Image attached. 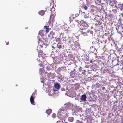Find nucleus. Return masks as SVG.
I'll use <instances>...</instances> for the list:
<instances>
[{
	"label": "nucleus",
	"mask_w": 123,
	"mask_h": 123,
	"mask_svg": "<svg viewBox=\"0 0 123 123\" xmlns=\"http://www.w3.org/2000/svg\"><path fill=\"white\" fill-rule=\"evenodd\" d=\"M120 65L121 66H122V68H123V65Z\"/></svg>",
	"instance_id": "60"
},
{
	"label": "nucleus",
	"mask_w": 123,
	"mask_h": 123,
	"mask_svg": "<svg viewBox=\"0 0 123 123\" xmlns=\"http://www.w3.org/2000/svg\"><path fill=\"white\" fill-rule=\"evenodd\" d=\"M80 98V97H78V96H77L75 98V99L76 100H79V99Z\"/></svg>",
	"instance_id": "41"
},
{
	"label": "nucleus",
	"mask_w": 123,
	"mask_h": 123,
	"mask_svg": "<svg viewBox=\"0 0 123 123\" xmlns=\"http://www.w3.org/2000/svg\"><path fill=\"white\" fill-rule=\"evenodd\" d=\"M65 122V120L64 119L63 120L59 121H57L56 123H64Z\"/></svg>",
	"instance_id": "27"
},
{
	"label": "nucleus",
	"mask_w": 123,
	"mask_h": 123,
	"mask_svg": "<svg viewBox=\"0 0 123 123\" xmlns=\"http://www.w3.org/2000/svg\"><path fill=\"white\" fill-rule=\"evenodd\" d=\"M46 69L47 71H48V72H49L50 70H51V67H46Z\"/></svg>",
	"instance_id": "28"
},
{
	"label": "nucleus",
	"mask_w": 123,
	"mask_h": 123,
	"mask_svg": "<svg viewBox=\"0 0 123 123\" xmlns=\"http://www.w3.org/2000/svg\"><path fill=\"white\" fill-rule=\"evenodd\" d=\"M75 21L76 22H77L78 23V24H79L80 23V21L79 20H78L77 19H75Z\"/></svg>",
	"instance_id": "37"
},
{
	"label": "nucleus",
	"mask_w": 123,
	"mask_h": 123,
	"mask_svg": "<svg viewBox=\"0 0 123 123\" xmlns=\"http://www.w3.org/2000/svg\"><path fill=\"white\" fill-rule=\"evenodd\" d=\"M72 49L73 50H75L74 48L73 47L72 48Z\"/></svg>",
	"instance_id": "54"
},
{
	"label": "nucleus",
	"mask_w": 123,
	"mask_h": 123,
	"mask_svg": "<svg viewBox=\"0 0 123 123\" xmlns=\"http://www.w3.org/2000/svg\"><path fill=\"white\" fill-rule=\"evenodd\" d=\"M38 13L39 15L41 16H43L44 14L45 11L44 10H41Z\"/></svg>",
	"instance_id": "20"
},
{
	"label": "nucleus",
	"mask_w": 123,
	"mask_h": 123,
	"mask_svg": "<svg viewBox=\"0 0 123 123\" xmlns=\"http://www.w3.org/2000/svg\"><path fill=\"white\" fill-rule=\"evenodd\" d=\"M75 42H76V41H74V40L71 43H71L70 44L71 47H72V46H74V44L75 43Z\"/></svg>",
	"instance_id": "25"
},
{
	"label": "nucleus",
	"mask_w": 123,
	"mask_h": 123,
	"mask_svg": "<svg viewBox=\"0 0 123 123\" xmlns=\"http://www.w3.org/2000/svg\"><path fill=\"white\" fill-rule=\"evenodd\" d=\"M119 8L122 11H123V3L118 5Z\"/></svg>",
	"instance_id": "22"
},
{
	"label": "nucleus",
	"mask_w": 123,
	"mask_h": 123,
	"mask_svg": "<svg viewBox=\"0 0 123 123\" xmlns=\"http://www.w3.org/2000/svg\"><path fill=\"white\" fill-rule=\"evenodd\" d=\"M75 72L72 71L70 72V76H71L72 77H74L76 76L77 74L76 73V71H75Z\"/></svg>",
	"instance_id": "10"
},
{
	"label": "nucleus",
	"mask_w": 123,
	"mask_h": 123,
	"mask_svg": "<svg viewBox=\"0 0 123 123\" xmlns=\"http://www.w3.org/2000/svg\"><path fill=\"white\" fill-rule=\"evenodd\" d=\"M81 34H82V35H83L84 36H86L87 34V33L85 32H82L81 33Z\"/></svg>",
	"instance_id": "35"
},
{
	"label": "nucleus",
	"mask_w": 123,
	"mask_h": 123,
	"mask_svg": "<svg viewBox=\"0 0 123 123\" xmlns=\"http://www.w3.org/2000/svg\"><path fill=\"white\" fill-rule=\"evenodd\" d=\"M92 61L91 60H90V61H89V62H88V64H90V63H92Z\"/></svg>",
	"instance_id": "45"
},
{
	"label": "nucleus",
	"mask_w": 123,
	"mask_h": 123,
	"mask_svg": "<svg viewBox=\"0 0 123 123\" xmlns=\"http://www.w3.org/2000/svg\"><path fill=\"white\" fill-rule=\"evenodd\" d=\"M73 104L70 102H68L66 104V108L68 109L72 110L73 109Z\"/></svg>",
	"instance_id": "8"
},
{
	"label": "nucleus",
	"mask_w": 123,
	"mask_h": 123,
	"mask_svg": "<svg viewBox=\"0 0 123 123\" xmlns=\"http://www.w3.org/2000/svg\"><path fill=\"white\" fill-rule=\"evenodd\" d=\"M80 95V94H78V95H77V96H78V97H79V96Z\"/></svg>",
	"instance_id": "55"
},
{
	"label": "nucleus",
	"mask_w": 123,
	"mask_h": 123,
	"mask_svg": "<svg viewBox=\"0 0 123 123\" xmlns=\"http://www.w3.org/2000/svg\"><path fill=\"white\" fill-rule=\"evenodd\" d=\"M55 87L57 89H59L60 88L61 86L60 84L59 83H56L54 84Z\"/></svg>",
	"instance_id": "11"
},
{
	"label": "nucleus",
	"mask_w": 123,
	"mask_h": 123,
	"mask_svg": "<svg viewBox=\"0 0 123 123\" xmlns=\"http://www.w3.org/2000/svg\"><path fill=\"white\" fill-rule=\"evenodd\" d=\"M72 111L73 115H75L76 116H78V115L80 116V114L77 113V112H78L79 111L77 108L75 107L74 108H73V109H72Z\"/></svg>",
	"instance_id": "2"
},
{
	"label": "nucleus",
	"mask_w": 123,
	"mask_h": 123,
	"mask_svg": "<svg viewBox=\"0 0 123 123\" xmlns=\"http://www.w3.org/2000/svg\"><path fill=\"white\" fill-rule=\"evenodd\" d=\"M109 2L110 5L111 6H114V4L115 3H113V2Z\"/></svg>",
	"instance_id": "34"
},
{
	"label": "nucleus",
	"mask_w": 123,
	"mask_h": 123,
	"mask_svg": "<svg viewBox=\"0 0 123 123\" xmlns=\"http://www.w3.org/2000/svg\"><path fill=\"white\" fill-rule=\"evenodd\" d=\"M40 72L41 73H43L44 72V70L43 68H40L39 70Z\"/></svg>",
	"instance_id": "36"
},
{
	"label": "nucleus",
	"mask_w": 123,
	"mask_h": 123,
	"mask_svg": "<svg viewBox=\"0 0 123 123\" xmlns=\"http://www.w3.org/2000/svg\"><path fill=\"white\" fill-rule=\"evenodd\" d=\"M50 34H54L55 33H54V32H53V31H51L50 32Z\"/></svg>",
	"instance_id": "46"
},
{
	"label": "nucleus",
	"mask_w": 123,
	"mask_h": 123,
	"mask_svg": "<svg viewBox=\"0 0 123 123\" xmlns=\"http://www.w3.org/2000/svg\"><path fill=\"white\" fill-rule=\"evenodd\" d=\"M84 60L86 61H88L89 60V58L87 56L85 57Z\"/></svg>",
	"instance_id": "32"
},
{
	"label": "nucleus",
	"mask_w": 123,
	"mask_h": 123,
	"mask_svg": "<svg viewBox=\"0 0 123 123\" xmlns=\"http://www.w3.org/2000/svg\"><path fill=\"white\" fill-rule=\"evenodd\" d=\"M74 118L72 117H69L68 118V120L70 122H72L73 121Z\"/></svg>",
	"instance_id": "24"
},
{
	"label": "nucleus",
	"mask_w": 123,
	"mask_h": 123,
	"mask_svg": "<svg viewBox=\"0 0 123 123\" xmlns=\"http://www.w3.org/2000/svg\"><path fill=\"white\" fill-rule=\"evenodd\" d=\"M115 0H110L109 2H113V3H115Z\"/></svg>",
	"instance_id": "42"
},
{
	"label": "nucleus",
	"mask_w": 123,
	"mask_h": 123,
	"mask_svg": "<svg viewBox=\"0 0 123 123\" xmlns=\"http://www.w3.org/2000/svg\"><path fill=\"white\" fill-rule=\"evenodd\" d=\"M66 67H60L59 68H58V70L59 71H65L66 69Z\"/></svg>",
	"instance_id": "16"
},
{
	"label": "nucleus",
	"mask_w": 123,
	"mask_h": 123,
	"mask_svg": "<svg viewBox=\"0 0 123 123\" xmlns=\"http://www.w3.org/2000/svg\"><path fill=\"white\" fill-rule=\"evenodd\" d=\"M87 98V96L86 94H83L80 97V98L79 99V100H79V101L80 102L82 101L84 102L86 100Z\"/></svg>",
	"instance_id": "4"
},
{
	"label": "nucleus",
	"mask_w": 123,
	"mask_h": 123,
	"mask_svg": "<svg viewBox=\"0 0 123 123\" xmlns=\"http://www.w3.org/2000/svg\"><path fill=\"white\" fill-rule=\"evenodd\" d=\"M75 43L74 46L77 49L79 48L80 47V46L78 42L76 41V42H75Z\"/></svg>",
	"instance_id": "18"
},
{
	"label": "nucleus",
	"mask_w": 123,
	"mask_h": 123,
	"mask_svg": "<svg viewBox=\"0 0 123 123\" xmlns=\"http://www.w3.org/2000/svg\"><path fill=\"white\" fill-rule=\"evenodd\" d=\"M74 39L72 38V37H69L68 39V41L70 44L71 42L73 41L74 40Z\"/></svg>",
	"instance_id": "23"
},
{
	"label": "nucleus",
	"mask_w": 123,
	"mask_h": 123,
	"mask_svg": "<svg viewBox=\"0 0 123 123\" xmlns=\"http://www.w3.org/2000/svg\"><path fill=\"white\" fill-rule=\"evenodd\" d=\"M58 111L59 112L57 114V116L58 118L60 119H62V116H63V113H62L61 112V111L60 112L59 111Z\"/></svg>",
	"instance_id": "13"
},
{
	"label": "nucleus",
	"mask_w": 123,
	"mask_h": 123,
	"mask_svg": "<svg viewBox=\"0 0 123 123\" xmlns=\"http://www.w3.org/2000/svg\"><path fill=\"white\" fill-rule=\"evenodd\" d=\"M41 41L42 42L43 45H44L46 46L48 45L49 42L48 41V40L46 39H43L42 38H40Z\"/></svg>",
	"instance_id": "5"
},
{
	"label": "nucleus",
	"mask_w": 123,
	"mask_h": 123,
	"mask_svg": "<svg viewBox=\"0 0 123 123\" xmlns=\"http://www.w3.org/2000/svg\"><path fill=\"white\" fill-rule=\"evenodd\" d=\"M45 73L47 74V76L49 78H54L55 77V73H52L51 72H49L47 71L45 72Z\"/></svg>",
	"instance_id": "3"
},
{
	"label": "nucleus",
	"mask_w": 123,
	"mask_h": 123,
	"mask_svg": "<svg viewBox=\"0 0 123 123\" xmlns=\"http://www.w3.org/2000/svg\"><path fill=\"white\" fill-rule=\"evenodd\" d=\"M76 123H83L81 121L77 120L76 121Z\"/></svg>",
	"instance_id": "40"
},
{
	"label": "nucleus",
	"mask_w": 123,
	"mask_h": 123,
	"mask_svg": "<svg viewBox=\"0 0 123 123\" xmlns=\"http://www.w3.org/2000/svg\"><path fill=\"white\" fill-rule=\"evenodd\" d=\"M71 18V17H69V19H70Z\"/></svg>",
	"instance_id": "63"
},
{
	"label": "nucleus",
	"mask_w": 123,
	"mask_h": 123,
	"mask_svg": "<svg viewBox=\"0 0 123 123\" xmlns=\"http://www.w3.org/2000/svg\"><path fill=\"white\" fill-rule=\"evenodd\" d=\"M52 14H51V17H52Z\"/></svg>",
	"instance_id": "62"
},
{
	"label": "nucleus",
	"mask_w": 123,
	"mask_h": 123,
	"mask_svg": "<svg viewBox=\"0 0 123 123\" xmlns=\"http://www.w3.org/2000/svg\"><path fill=\"white\" fill-rule=\"evenodd\" d=\"M54 91H55V92L57 91V90H55L54 89Z\"/></svg>",
	"instance_id": "57"
},
{
	"label": "nucleus",
	"mask_w": 123,
	"mask_h": 123,
	"mask_svg": "<svg viewBox=\"0 0 123 123\" xmlns=\"http://www.w3.org/2000/svg\"><path fill=\"white\" fill-rule=\"evenodd\" d=\"M61 90L62 91H65L66 90L63 87H62L61 88Z\"/></svg>",
	"instance_id": "43"
},
{
	"label": "nucleus",
	"mask_w": 123,
	"mask_h": 123,
	"mask_svg": "<svg viewBox=\"0 0 123 123\" xmlns=\"http://www.w3.org/2000/svg\"><path fill=\"white\" fill-rule=\"evenodd\" d=\"M64 123H68V122H65Z\"/></svg>",
	"instance_id": "59"
},
{
	"label": "nucleus",
	"mask_w": 123,
	"mask_h": 123,
	"mask_svg": "<svg viewBox=\"0 0 123 123\" xmlns=\"http://www.w3.org/2000/svg\"><path fill=\"white\" fill-rule=\"evenodd\" d=\"M105 87H102V90H105Z\"/></svg>",
	"instance_id": "50"
},
{
	"label": "nucleus",
	"mask_w": 123,
	"mask_h": 123,
	"mask_svg": "<svg viewBox=\"0 0 123 123\" xmlns=\"http://www.w3.org/2000/svg\"><path fill=\"white\" fill-rule=\"evenodd\" d=\"M34 97L31 96L30 98V101L31 103L33 105H35V103L34 101Z\"/></svg>",
	"instance_id": "12"
},
{
	"label": "nucleus",
	"mask_w": 123,
	"mask_h": 123,
	"mask_svg": "<svg viewBox=\"0 0 123 123\" xmlns=\"http://www.w3.org/2000/svg\"><path fill=\"white\" fill-rule=\"evenodd\" d=\"M48 27L49 26H45V28L46 29V30L47 32H48Z\"/></svg>",
	"instance_id": "30"
},
{
	"label": "nucleus",
	"mask_w": 123,
	"mask_h": 123,
	"mask_svg": "<svg viewBox=\"0 0 123 123\" xmlns=\"http://www.w3.org/2000/svg\"><path fill=\"white\" fill-rule=\"evenodd\" d=\"M122 62V65H123V61Z\"/></svg>",
	"instance_id": "61"
},
{
	"label": "nucleus",
	"mask_w": 123,
	"mask_h": 123,
	"mask_svg": "<svg viewBox=\"0 0 123 123\" xmlns=\"http://www.w3.org/2000/svg\"><path fill=\"white\" fill-rule=\"evenodd\" d=\"M53 59V60L54 61H55L57 63L59 61L57 57L54 58Z\"/></svg>",
	"instance_id": "29"
},
{
	"label": "nucleus",
	"mask_w": 123,
	"mask_h": 123,
	"mask_svg": "<svg viewBox=\"0 0 123 123\" xmlns=\"http://www.w3.org/2000/svg\"><path fill=\"white\" fill-rule=\"evenodd\" d=\"M57 47L56 48V52H60V50L63 49L64 47V45L63 43H62L61 41L57 43Z\"/></svg>",
	"instance_id": "1"
},
{
	"label": "nucleus",
	"mask_w": 123,
	"mask_h": 123,
	"mask_svg": "<svg viewBox=\"0 0 123 123\" xmlns=\"http://www.w3.org/2000/svg\"><path fill=\"white\" fill-rule=\"evenodd\" d=\"M41 81L42 83H43L44 81L43 80H42V81Z\"/></svg>",
	"instance_id": "53"
},
{
	"label": "nucleus",
	"mask_w": 123,
	"mask_h": 123,
	"mask_svg": "<svg viewBox=\"0 0 123 123\" xmlns=\"http://www.w3.org/2000/svg\"><path fill=\"white\" fill-rule=\"evenodd\" d=\"M76 96V95L75 94H74L72 96H70L71 97H74Z\"/></svg>",
	"instance_id": "47"
},
{
	"label": "nucleus",
	"mask_w": 123,
	"mask_h": 123,
	"mask_svg": "<svg viewBox=\"0 0 123 123\" xmlns=\"http://www.w3.org/2000/svg\"><path fill=\"white\" fill-rule=\"evenodd\" d=\"M112 11L113 12H115L116 13V12H117V11H116V9H114V10H112Z\"/></svg>",
	"instance_id": "49"
},
{
	"label": "nucleus",
	"mask_w": 123,
	"mask_h": 123,
	"mask_svg": "<svg viewBox=\"0 0 123 123\" xmlns=\"http://www.w3.org/2000/svg\"><path fill=\"white\" fill-rule=\"evenodd\" d=\"M84 18H89V17L88 16H85L84 17Z\"/></svg>",
	"instance_id": "48"
},
{
	"label": "nucleus",
	"mask_w": 123,
	"mask_h": 123,
	"mask_svg": "<svg viewBox=\"0 0 123 123\" xmlns=\"http://www.w3.org/2000/svg\"><path fill=\"white\" fill-rule=\"evenodd\" d=\"M43 30H40L39 33V34L38 36L37 37V38L39 40V41L38 42H39L40 39V36L42 38H43V37L44 36V34L43 33Z\"/></svg>",
	"instance_id": "7"
},
{
	"label": "nucleus",
	"mask_w": 123,
	"mask_h": 123,
	"mask_svg": "<svg viewBox=\"0 0 123 123\" xmlns=\"http://www.w3.org/2000/svg\"><path fill=\"white\" fill-rule=\"evenodd\" d=\"M58 79H62V75L61 74H58Z\"/></svg>",
	"instance_id": "31"
},
{
	"label": "nucleus",
	"mask_w": 123,
	"mask_h": 123,
	"mask_svg": "<svg viewBox=\"0 0 123 123\" xmlns=\"http://www.w3.org/2000/svg\"><path fill=\"white\" fill-rule=\"evenodd\" d=\"M104 42V41H101V43H103V42Z\"/></svg>",
	"instance_id": "58"
},
{
	"label": "nucleus",
	"mask_w": 123,
	"mask_h": 123,
	"mask_svg": "<svg viewBox=\"0 0 123 123\" xmlns=\"http://www.w3.org/2000/svg\"><path fill=\"white\" fill-rule=\"evenodd\" d=\"M50 67L51 69L53 70L56 69L57 68L56 64H52L50 65Z\"/></svg>",
	"instance_id": "17"
},
{
	"label": "nucleus",
	"mask_w": 123,
	"mask_h": 123,
	"mask_svg": "<svg viewBox=\"0 0 123 123\" xmlns=\"http://www.w3.org/2000/svg\"><path fill=\"white\" fill-rule=\"evenodd\" d=\"M59 110V111H60V112L61 111V113H63V112L62 111H65L66 110V109L65 108H61Z\"/></svg>",
	"instance_id": "26"
},
{
	"label": "nucleus",
	"mask_w": 123,
	"mask_h": 123,
	"mask_svg": "<svg viewBox=\"0 0 123 123\" xmlns=\"http://www.w3.org/2000/svg\"><path fill=\"white\" fill-rule=\"evenodd\" d=\"M52 111V110L51 109H49L46 110V112L47 114H48L49 115L51 112Z\"/></svg>",
	"instance_id": "19"
},
{
	"label": "nucleus",
	"mask_w": 123,
	"mask_h": 123,
	"mask_svg": "<svg viewBox=\"0 0 123 123\" xmlns=\"http://www.w3.org/2000/svg\"><path fill=\"white\" fill-rule=\"evenodd\" d=\"M88 79H91V78L90 77H88Z\"/></svg>",
	"instance_id": "56"
},
{
	"label": "nucleus",
	"mask_w": 123,
	"mask_h": 123,
	"mask_svg": "<svg viewBox=\"0 0 123 123\" xmlns=\"http://www.w3.org/2000/svg\"><path fill=\"white\" fill-rule=\"evenodd\" d=\"M9 43L7 42L6 44L7 45H8L9 44Z\"/></svg>",
	"instance_id": "52"
},
{
	"label": "nucleus",
	"mask_w": 123,
	"mask_h": 123,
	"mask_svg": "<svg viewBox=\"0 0 123 123\" xmlns=\"http://www.w3.org/2000/svg\"><path fill=\"white\" fill-rule=\"evenodd\" d=\"M58 46L57 43H54L53 44L52 47L53 48V49H52L54 51H55L56 52V48Z\"/></svg>",
	"instance_id": "9"
},
{
	"label": "nucleus",
	"mask_w": 123,
	"mask_h": 123,
	"mask_svg": "<svg viewBox=\"0 0 123 123\" xmlns=\"http://www.w3.org/2000/svg\"><path fill=\"white\" fill-rule=\"evenodd\" d=\"M113 64L114 65V66L117 65L118 64V59H115L112 61Z\"/></svg>",
	"instance_id": "14"
},
{
	"label": "nucleus",
	"mask_w": 123,
	"mask_h": 123,
	"mask_svg": "<svg viewBox=\"0 0 123 123\" xmlns=\"http://www.w3.org/2000/svg\"><path fill=\"white\" fill-rule=\"evenodd\" d=\"M81 28V29H83L86 28V27H87L88 26V24L86 22H83L81 23L80 25Z\"/></svg>",
	"instance_id": "6"
},
{
	"label": "nucleus",
	"mask_w": 123,
	"mask_h": 123,
	"mask_svg": "<svg viewBox=\"0 0 123 123\" xmlns=\"http://www.w3.org/2000/svg\"><path fill=\"white\" fill-rule=\"evenodd\" d=\"M62 34L61 36H62V37L63 38V41L66 42V41H67V40L66 39L67 37L66 36H64V34H67L66 33H64L62 34Z\"/></svg>",
	"instance_id": "15"
},
{
	"label": "nucleus",
	"mask_w": 123,
	"mask_h": 123,
	"mask_svg": "<svg viewBox=\"0 0 123 123\" xmlns=\"http://www.w3.org/2000/svg\"><path fill=\"white\" fill-rule=\"evenodd\" d=\"M42 60L44 62H45L46 61V60L44 59L43 58Z\"/></svg>",
	"instance_id": "51"
},
{
	"label": "nucleus",
	"mask_w": 123,
	"mask_h": 123,
	"mask_svg": "<svg viewBox=\"0 0 123 123\" xmlns=\"http://www.w3.org/2000/svg\"><path fill=\"white\" fill-rule=\"evenodd\" d=\"M56 116V114H53L52 115V117L53 118H55Z\"/></svg>",
	"instance_id": "39"
},
{
	"label": "nucleus",
	"mask_w": 123,
	"mask_h": 123,
	"mask_svg": "<svg viewBox=\"0 0 123 123\" xmlns=\"http://www.w3.org/2000/svg\"><path fill=\"white\" fill-rule=\"evenodd\" d=\"M36 92H34L32 94V95L31 96H33V97H34L35 98L36 95Z\"/></svg>",
	"instance_id": "38"
},
{
	"label": "nucleus",
	"mask_w": 123,
	"mask_h": 123,
	"mask_svg": "<svg viewBox=\"0 0 123 123\" xmlns=\"http://www.w3.org/2000/svg\"><path fill=\"white\" fill-rule=\"evenodd\" d=\"M41 58H42V57H39V58H40V59H39V60H38V58H37V61H39V60L40 61V62L41 61L40 59H41Z\"/></svg>",
	"instance_id": "44"
},
{
	"label": "nucleus",
	"mask_w": 123,
	"mask_h": 123,
	"mask_svg": "<svg viewBox=\"0 0 123 123\" xmlns=\"http://www.w3.org/2000/svg\"><path fill=\"white\" fill-rule=\"evenodd\" d=\"M17 86V85H16V86Z\"/></svg>",
	"instance_id": "64"
},
{
	"label": "nucleus",
	"mask_w": 123,
	"mask_h": 123,
	"mask_svg": "<svg viewBox=\"0 0 123 123\" xmlns=\"http://www.w3.org/2000/svg\"><path fill=\"white\" fill-rule=\"evenodd\" d=\"M82 7L85 10L87 11L88 10V9L89 8V6H88L84 5Z\"/></svg>",
	"instance_id": "21"
},
{
	"label": "nucleus",
	"mask_w": 123,
	"mask_h": 123,
	"mask_svg": "<svg viewBox=\"0 0 123 123\" xmlns=\"http://www.w3.org/2000/svg\"><path fill=\"white\" fill-rule=\"evenodd\" d=\"M41 63H40V64H39V66L42 67H43V64L44 63V62H41Z\"/></svg>",
	"instance_id": "33"
}]
</instances>
